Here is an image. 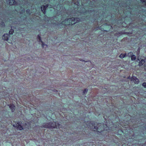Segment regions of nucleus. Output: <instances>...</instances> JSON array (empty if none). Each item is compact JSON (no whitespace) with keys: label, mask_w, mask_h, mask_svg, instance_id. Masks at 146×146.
Wrapping results in <instances>:
<instances>
[{"label":"nucleus","mask_w":146,"mask_h":146,"mask_svg":"<svg viewBox=\"0 0 146 146\" xmlns=\"http://www.w3.org/2000/svg\"><path fill=\"white\" fill-rule=\"evenodd\" d=\"M80 21V19L78 18L72 17L66 19L62 22V24L65 25H72Z\"/></svg>","instance_id":"f257e3e1"},{"label":"nucleus","mask_w":146,"mask_h":146,"mask_svg":"<svg viewBox=\"0 0 146 146\" xmlns=\"http://www.w3.org/2000/svg\"><path fill=\"white\" fill-rule=\"evenodd\" d=\"M103 125L100 124L99 123L97 124H95L94 126V131H96L98 132H100L103 130Z\"/></svg>","instance_id":"f03ea898"},{"label":"nucleus","mask_w":146,"mask_h":146,"mask_svg":"<svg viewBox=\"0 0 146 146\" xmlns=\"http://www.w3.org/2000/svg\"><path fill=\"white\" fill-rule=\"evenodd\" d=\"M50 124V128H58L60 127V124L58 123H56L55 122L53 121V122H49Z\"/></svg>","instance_id":"7ed1b4c3"},{"label":"nucleus","mask_w":146,"mask_h":146,"mask_svg":"<svg viewBox=\"0 0 146 146\" xmlns=\"http://www.w3.org/2000/svg\"><path fill=\"white\" fill-rule=\"evenodd\" d=\"M131 81H133L135 84H138L139 82V80L136 77L133 76L131 78Z\"/></svg>","instance_id":"20e7f679"},{"label":"nucleus","mask_w":146,"mask_h":146,"mask_svg":"<svg viewBox=\"0 0 146 146\" xmlns=\"http://www.w3.org/2000/svg\"><path fill=\"white\" fill-rule=\"evenodd\" d=\"M41 127L42 128L43 127L44 128H50V124H49V123H44L41 126Z\"/></svg>","instance_id":"39448f33"},{"label":"nucleus","mask_w":146,"mask_h":146,"mask_svg":"<svg viewBox=\"0 0 146 146\" xmlns=\"http://www.w3.org/2000/svg\"><path fill=\"white\" fill-rule=\"evenodd\" d=\"M17 129L19 130H21L23 129V128L22 126V123L20 122H17Z\"/></svg>","instance_id":"423d86ee"},{"label":"nucleus","mask_w":146,"mask_h":146,"mask_svg":"<svg viewBox=\"0 0 146 146\" xmlns=\"http://www.w3.org/2000/svg\"><path fill=\"white\" fill-rule=\"evenodd\" d=\"M146 62V59L145 58L144 59H142L139 62L138 66H142L143 64Z\"/></svg>","instance_id":"0eeeda50"},{"label":"nucleus","mask_w":146,"mask_h":146,"mask_svg":"<svg viewBox=\"0 0 146 146\" xmlns=\"http://www.w3.org/2000/svg\"><path fill=\"white\" fill-rule=\"evenodd\" d=\"M3 38L4 40L7 41L9 39V35L8 34H5L3 35Z\"/></svg>","instance_id":"6e6552de"},{"label":"nucleus","mask_w":146,"mask_h":146,"mask_svg":"<svg viewBox=\"0 0 146 146\" xmlns=\"http://www.w3.org/2000/svg\"><path fill=\"white\" fill-rule=\"evenodd\" d=\"M8 106H9V108L11 110L12 112H14L15 108V106L13 104H11L9 105H8Z\"/></svg>","instance_id":"1a4fd4ad"},{"label":"nucleus","mask_w":146,"mask_h":146,"mask_svg":"<svg viewBox=\"0 0 146 146\" xmlns=\"http://www.w3.org/2000/svg\"><path fill=\"white\" fill-rule=\"evenodd\" d=\"M48 5H47L45 6L42 5L41 7V10L44 14L45 13L46 9L47 7H48Z\"/></svg>","instance_id":"9d476101"},{"label":"nucleus","mask_w":146,"mask_h":146,"mask_svg":"<svg viewBox=\"0 0 146 146\" xmlns=\"http://www.w3.org/2000/svg\"><path fill=\"white\" fill-rule=\"evenodd\" d=\"M16 3L14 0H9V4L11 5H14Z\"/></svg>","instance_id":"9b49d317"},{"label":"nucleus","mask_w":146,"mask_h":146,"mask_svg":"<svg viewBox=\"0 0 146 146\" xmlns=\"http://www.w3.org/2000/svg\"><path fill=\"white\" fill-rule=\"evenodd\" d=\"M127 56V54L125 53V54H121L119 56V57L121 58H123Z\"/></svg>","instance_id":"f8f14e48"},{"label":"nucleus","mask_w":146,"mask_h":146,"mask_svg":"<svg viewBox=\"0 0 146 146\" xmlns=\"http://www.w3.org/2000/svg\"><path fill=\"white\" fill-rule=\"evenodd\" d=\"M136 59V57L135 55H132L131 59L132 61L135 60Z\"/></svg>","instance_id":"ddd939ff"},{"label":"nucleus","mask_w":146,"mask_h":146,"mask_svg":"<svg viewBox=\"0 0 146 146\" xmlns=\"http://www.w3.org/2000/svg\"><path fill=\"white\" fill-rule=\"evenodd\" d=\"M14 32V30L11 29L9 31V35H12L13 33Z\"/></svg>","instance_id":"4468645a"},{"label":"nucleus","mask_w":146,"mask_h":146,"mask_svg":"<svg viewBox=\"0 0 146 146\" xmlns=\"http://www.w3.org/2000/svg\"><path fill=\"white\" fill-rule=\"evenodd\" d=\"M137 62L138 61H140V60H141V56H140L139 55L137 56Z\"/></svg>","instance_id":"2eb2a0df"},{"label":"nucleus","mask_w":146,"mask_h":146,"mask_svg":"<svg viewBox=\"0 0 146 146\" xmlns=\"http://www.w3.org/2000/svg\"><path fill=\"white\" fill-rule=\"evenodd\" d=\"M88 91V89L85 88L84 89V91H83V93L84 94H87Z\"/></svg>","instance_id":"dca6fc26"},{"label":"nucleus","mask_w":146,"mask_h":146,"mask_svg":"<svg viewBox=\"0 0 146 146\" xmlns=\"http://www.w3.org/2000/svg\"><path fill=\"white\" fill-rule=\"evenodd\" d=\"M21 8L22 10H21L20 12L21 14H22L23 13L25 12V9H24L22 7H21Z\"/></svg>","instance_id":"f3484780"},{"label":"nucleus","mask_w":146,"mask_h":146,"mask_svg":"<svg viewBox=\"0 0 146 146\" xmlns=\"http://www.w3.org/2000/svg\"><path fill=\"white\" fill-rule=\"evenodd\" d=\"M132 55H133V53L132 52H129L127 54V56L129 57H131Z\"/></svg>","instance_id":"a211bd4d"},{"label":"nucleus","mask_w":146,"mask_h":146,"mask_svg":"<svg viewBox=\"0 0 146 146\" xmlns=\"http://www.w3.org/2000/svg\"><path fill=\"white\" fill-rule=\"evenodd\" d=\"M0 24H1V27H4L5 26V23L3 22H2V21L0 23Z\"/></svg>","instance_id":"6ab92c4d"},{"label":"nucleus","mask_w":146,"mask_h":146,"mask_svg":"<svg viewBox=\"0 0 146 146\" xmlns=\"http://www.w3.org/2000/svg\"><path fill=\"white\" fill-rule=\"evenodd\" d=\"M139 53H140V48H138V49L137 51V56L139 55Z\"/></svg>","instance_id":"aec40b11"},{"label":"nucleus","mask_w":146,"mask_h":146,"mask_svg":"<svg viewBox=\"0 0 146 146\" xmlns=\"http://www.w3.org/2000/svg\"><path fill=\"white\" fill-rule=\"evenodd\" d=\"M17 123L16 124H15L14 125H13V126L16 128L17 129Z\"/></svg>","instance_id":"412c9836"},{"label":"nucleus","mask_w":146,"mask_h":146,"mask_svg":"<svg viewBox=\"0 0 146 146\" xmlns=\"http://www.w3.org/2000/svg\"><path fill=\"white\" fill-rule=\"evenodd\" d=\"M142 86L145 88H146V83L144 82L142 84Z\"/></svg>","instance_id":"4be33fe9"},{"label":"nucleus","mask_w":146,"mask_h":146,"mask_svg":"<svg viewBox=\"0 0 146 146\" xmlns=\"http://www.w3.org/2000/svg\"><path fill=\"white\" fill-rule=\"evenodd\" d=\"M26 12H27V14H30V10L29 9L27 10H26Z\"/></svg>","instance_id":"5701e85b"},{"label":"nucleus","mask_w":146,"mask_h":146,"mask_svg":"<svg viewBox=\"0 0 146 146\" xmlns=\"http://www.w3.org/2000/svg\"><path fill=\"white\" fill-rule=\"evenodd\" d=\"M141 1L142 3H144H144H145V0H141Z\"/></svg>","instance_id":"b1692460"},{"label":"nucleus","mask_w":146,"mask_h":146,"mask_svg":"<svg viewBox=\"0 0 146 146\" xmlns=\"http://www.w3.org/2000/svg\"><path fill=\"white\" fill-rule=\"evenodd\" d=\"M37 38H38V39H40V37L39 35H38Z\"/></svg>","instance_id":"393cba45"},{"label":"nucleus","mask_w":146,"mask_h":146,"mask_svg":"<svg viewBox=\"0 0 146 146\" xmlns=\"http://www.w3.org/2000/svg\"><path fill=\"white\" fill-rule=\"evenodd\" d=\"M39 42H41L42 43V45H43V42L41 40V39H40H40H39Z\"/></svg>","instance_id":"a878e982"},{"label":"nucleus","mask_w":146,"mask_h":146,"mask_svg":"<svg viewBox=\"0 0 146 146\" xmlns=\"http://www.w3.org/2000/svg\"><path fill=\"white\" fill-rule=\"evenodd\" d=\"M52 91L54 92H58V91L56 89H54Z\"/></svg>","instance_id":"bb28decb"},{"label":"nucleus","mask_w":146,"mask_h":146,"mask_svg":"<svg viewBox=\"0 0 146 146\" xmlns=\"http://www.w3.org/2000/svg\"><path fill=\"white\" fill-rule=\"evenodd\" d=\"M79 60H80L81 61H82V62H84V61H85V60H82V59H80Z\"/></svg>","instance_id":"cd10ccee"},{"label":"nucleus","mask_w":146,"mask_h":146,"mask_svg":"<svg viewBox=\"0 0 146 146\" xmlns=\"http://www.w3.org/2000/svg\"><path fill=\"white\" fill-rule=\"evenodd\" d=\"M44 45H46V46H47V45H46L44 44V43H43V46H42V47H43V46H44Z\"/></svg>","instance_id":"c85d7f7f"},{"label":"nucleus","mask_w":146,"mask_h":146,"mask_svg":"<svg viewBox=\"0 0 146 146\" xmlns=\"http://www.w3.org/2000/svg\"><path fill=\"white\" fill-rule=\"evenodd\" d=\"M89 61H89V60H88V61H86V62H89Z\"/></svg>","instance_id":"c756f323"},{"label":"nucleus","mask_w":146,"mask_h":146,"mask_svg":"<svg viewBox=\"0 0 146 146\" xmlns=\"http://www.w3.org/2000/svg\"><path fill=\"white\" fill-rule=\"evenodd\" d=\"M86 60H85V61H84V62H86Z\"/></svg>","instance_id":"7c9ffc66"}]
</instances>
